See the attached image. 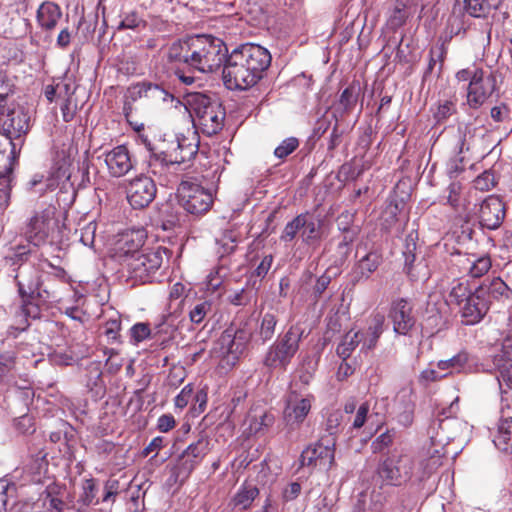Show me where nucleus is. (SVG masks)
Returning <instances> with one entry per match:
<instances>
[{
  "label": "nucleus",
  "instance_id": "nucleus-7",
  "mask_svg": "<svg viewBox=\"0 0 512 512\" xmlns=\"http://www.w3.org/2000/svg\"><path fill=\"white\" fill-rule=\"evenodd\" d=\"M303 331L291 326L267 351L263 363L268 368L285 370L299 349Z\"/></svg>",
  "mask_w": 512,
  "mask_h": 512
},
{
  "label": "nucleus",
  "instance_id": "nucleus-16",
  "mask_svg": "<svg viewBox=\"0 0 512 512\" xmlns=\"http://www.w3.org/2000/svg\"><path fill=\"white\" fill-rule=\"evenodd\" d=\"M314 397L311 394L305 396L291 390L285 400L283 412L284 420L289 425L301 424L311 410V403Z\"/></svg>",
  "mask_w": 512,
  "mask_h": 512
},
{
  "label": "nucleus",
  "instance_id": "nucleus-6",
  "mask_svg": "<svg viewBox=\"0 0 512 512\" xmlns=\"http://www.w3.org/2000/svg\"><path fill=\"white\" fill-rule=\"evenodd\" d=\"M194 50L196 56L195 70L201 73H212L226 64L228 49L219 38L210 35H197Z\"/></svg>",
  "mask_w": 512,
  "mask_h": 512
},
{
  "label": "nucleus",
  "instance_id": "nucleus-34",
  "mask_svg": "<svg viewBox=\"0 0 512 512\" xmlns=\"http://www.w3.org/2000/svg\"><path fill=\"white\" fill-rule=\"evenodd\" d=\"M305 214V223L303 224L301 230V238L303 243L306 245L312 246L321 240L322 232V222H316L313 216L309 213Z\"/></svg>",
  "mask_w": 512,
  "mask_h": 512
},
{
  "label": "nucleus",
  "instance_id": "nucleus-64",
  "mask_svg": "<svg viewBox=\"0 0 512 512\" xmlns=\"http://www.w3.org/2000/svg\"><path fill=\"white\" fill-rule=\"evenodd\" d=\"M179 149V156L183 157V162L192 159L197 153V146L184 137L179 138Z\"/></svg>",
  "mask_w": 512,
  "mask_h": 512
},
{
  "label": "nucleus",
  "instance_id": "nucleus-30",
  "mask_svg": "<svg viewBox=\"0 0 512 512\" xmlns=\"http://www.w3.org/2000/svg\"><path fill=\"white\" fill-rule=\"evenodd\" d=\"M493 443L500 451L512 455V417L499 420Z\"/></svg>",
  "mask_w": 512,
  "mask_h": 512
},
{
  "label": "nucleus",
  "instance_id": "nucleus-8",
  "mask_svg": "<svg viewBox=\"0 0 512 512\" xmlns=\"http://www.w3.org/2000/svg\"><path fill=\"white\" fill-rule=\"evenodd\" d=\"M127 98L123 107L125 117L129 118L133 111L132 102L142 100L143 104L150 108H159L165 103H173L175 97L161 85L151 82H140L128 89Z\"/></svg>",
  "mask_w": 512,
  "mask_h": 512
},
{
  "label": "nucleus",
  "instance_id": "nucleus-17",
  "mask_svg": "<svg viewBox=\"0 0 512 512\" xmlns=\"http://www.w3.org/2000/svg\"><path fill=\"white\" fill-rule=\"evenodd\" d=\"M506 208L500 197L490 195L482 201L478 212V220L483 228L495 230L505 218Z\"/></svg>",
  "mask_w": 512,
  "mask_h": 512
},
{
  "label": "nucleus",
  "instance_id": "nucleus-12",
  "mask_svg": "<svg viewBox=\"0 0 512 512\" xmlns=\"http://www.w3.org/2000/svg\"><path fill=\"white\" fill-rule=\"evenodd\" d=\"M30 130V116L23 108L7 102L0 107V132L12 140L23 143Z\"/></svg>",
  "mask_w": 512,
  "mask_h": 512
},
{
  "label": "nucleus",
  "instance_id": "nucleus-33",
  "mask_svg": "<svg viewBox=\"0 0 512 512\" xmlns=\"http://www.w3.org/2000/svg\"><path fill=\"white\" fill-rule=\"evenodd\" d=\"M477 288L486 299H490V303L492 300L509 297L510 289L500 278H493L489 283H482Z\"/></svg>",
  "mask_w": 512,
  "mask_h": 512
},
{
  "label": "nucleus",
  "instance_id": "nucleus-26",
  "mask_svg": "<svg viewBox=\"0 0 512 512\" xmlns=\"http://www.w3.org/2000/svg\"><path fill=\"white\" fill-rule=\"evenodd\" d=\"M21 143L14 142L0 132V176L12 175L13 164L17 153L20 151Z\"/></svg>",
  "mask_w": 512,
  "mask_h": 512
},
{
  "label": "nucleus",
  "instance_id": "nucleus-13",
  "mask_svg": "<svg viewBox=\"0 0 512 512\" xmlns=\"http://www.w3.org/2000/svg\"><path fill=\"white\" fill-rule=\"evenodd\" d=\"M336 438L322 436L314 445L304 449L300 456L302 467L330 469L334 464Z\"/></svg>",
  "mask_w": 512,
  "mask_h": 512
},
{
  "label": "nucleus",
  "instance_id": "nucleus-49",
  "mask_svg": "<svg viewBox=\"0 0 512 512\" xmlns=\"http://www.w3.org/2000/svg\"><path fill=\"white\" fill-rule=\"evenodd\" d=\"M121 319L119 316L108 319L102 326V333L107 338L108 343L120 341Z\"/></svg>",
  "mask_w": 512,
  "mask_h": 512
},
{
  "label": "nucleus",
  "instance_id": "nucleus-22",
  "mask_svg": "<svg viewBox=\"0 0 512 512\" xmlns=\"http://www.w3.org/2000/svg\"><path fill=\"white\" fill-rule=\"evenodd\" d=\"M451 263L459 268L460 273H468L473 278H479L491 268L489 256H469L460 252L451 255Z\"/></svg>",
  "mask_w": 512,
  "mask_h": 512
},
{
  "label": "nucleus",
  "instance_id": "nucleus-3",
  "mask_svg": "<svg viewBox=\"0 0 512 512\" xmlns=\"http://www.w3.org/2000/svg\"><path fill=\"white\" fill-rule=\"evenodd\" d=\"M186 103L204 134L212 136L222 130L226 112L219 100L201 92H193L186 95Z\"/></svg>",
  "mask_w": 512,
  "mask_h": 512
},
{
  "label": "nucleus",
  "instance_id": "nucleus-46",
  "mask_svg": "<svg viewBox=\"0 0 512 512\" xmlns=\"http://www.w3.org/2000/svg\"><path fill=\"white\" fill-rule=\"evenodd\" d=\"M277 318L273 313H265L262 318L258 329V335L263 342H266L275 334L277 325Z\"/></svg>",
  "mask_w": 512,
  "mask_h": 512
},
{
  "label": "nucleus",
  "instance_id": "nucleus-56",
  "mask_svg": "<svg viewBox=\"0 0 512 512\" xmlns=\"http://www.w3.org/2000/svg\"><path fill=\"white\" fill-rule=\"evenodd\" d=\"M212 304L208 301H203L196 304L193 309L189 312L191 322L200 324L208 313L211 312Z\"/></svg>",
  "mask_w": 512,
  "mask_h": 512
},
{
  "label": "nucleus",
  "instance_id": "nucleus-18",
  "mask_svg": "<svg viewBox=\"0 0 512 512\" xmlns=\"http://www.w3.org/2000/svg\"><path fill=\"white\" fill-rule=\"evenodd\" d=\"M489 306L490 299H486L478 288H475L472 296L459 307L462 323L474 325L480 322L488 312Z\"/></svg>",
  "mask_w": 512,
  "mask_h": 512
},
{
  "label": "nucleus",
  "instance_id": "nucleus-53",
  "mask_svg": "<svg viewBox=\"0 0 512 512\" xmlns=\"http://www.w3.org/2000/svg\"><path fill=\"white\" fill-rule=\"evenodd\" d=\"M465 31L466 30L458 17L450 18L445 35L440 37L441 44H444L447 47V44L453 37L460 35L461 32L465 33Z\"/></svg>",
  "mask_w": 512,
  "mask_h": 512
},
{
  "label": "nucleus",
  "instance_id": "nucleus-50",
  "mask_svg": "<svg viewBox=\"0 0 512 512\" xmlns=\"http://www.w3.org/2000/svg\"><path fill=\"white\" fill-rule=\"evenodd\" d=\"M305 223V214L297 215L293 220L288 222L281 234V240L285 242L292 241L297 233L302 230L303 224Z\"/></svg>",
  "mask_w": 512,
  "mask_h": 512
},
{
  "label": "nucleus",
  "instance_id": "nucleus-15",
  "mask_svg": "<svg viewBox=\"0 0 512 512\" xmlns=\"http://www.w3.org/2000/svg\"><path fill=\"white\" fill-rule=\"evenodd\" d=\"M250 337L251 332L246 325L237 327L232 324L224 330L219 338L220 349L223 354L232 356V359L236 360L245 351Z\"/></svg>",
  "mask_w": 512,
  "mask_h": 512
},
{
  "label": "nucleus",
  "instance_id": "nucleus-39",
  "mask_svg": "<svg viewBox=\"0 0 512 512\" xmlns=\"http://www.w3.org/2000/svg\"><path fill=\"white\" fill-rule=\"evenodd\" d=\"M82 494L80 495L77 502L70 501V505L81 507L82 512H85V508L94 503L96 498V483L95 480L90 478L86 479L82 485Z\"/></svg>",
  "mask_w": 512,
  "mask_h": 512
},
{
  "label": "nucleus",
  "instance_id": "nucleus-28",
  "mask_svg": "<svg viewBox=\"0 0 512 512\" xmlns=\"http://www.w3.org/2000/svg\"><path fill=\"white\" fill-rule=\"evenodd\" d=\"M62 17V11L58 4L45 1L37 10V23L45 31H52Z\"/></svg>",
  "mask_w": 512,
  "mask_h": 512
},
{
  "label": "nucleus",
  "instance_id": "nucleus-31",
  "mask_svg": "<svg viewBox=\"0 0 512 512\" xmlns=\"http://www.w3.org/2000/svg\"><path fill=\"white\" fill-rule=\"evenodd\" d=\"M30 254L31 249L29 245H17L12 247L4 257L5 265L16 274L25 267L23 265L28 261Z\"/></svg>",
  "mask_w": 512,
  "mask_h": 512
},
{
  "label": "nucleus",
  "instance_id": "nucleus-51",
  "mask_svg": "<svg viewBox=\"0 0 512 512\" xmlns=\"http://www.w3.org/2000/svg\"><path fill=\"white\" fill-rule=\"evenodd\" d=\"M197 44V36L183 39V51L180 64H185L195 70L196 56H194V48Z\"/></svg>",
  "mask_w": 512,
  "mask_h": 512
},
{
  "label": "nucleus",
  "instance_id": "nucleus-9",
  "mask_svg": "<svg viewBox=\"0 0 512 512\" xmlns=\"http://www.w3.org/2000/svg\"><path fill=\"white\" fill-rule=\"evenodd\" d=\"M413 459L394 450L383 459L377 468V474L385 485L401 486L410 480L413 472Z\"/></svg>",
  "mask_w": 512,
  "mask_h": 512
},
{
  "label": "nucleus",
  "instance_id": "nucleus-43",
  "mask_svg": "<svg viewBox=\"0 0 512 512\" xmlns=\"http://www.w3.org/2000/svg\"><path fill=\"white\" fill-rule=\"evenodd\" d=\"M210 441L207 436H201L196 442L191 443L183 452L194 462L199 464L209 452Z\"/></svg>",
  "mask_w": 512,
  "mask_h": 512
},
{
  "label": "nucleus",
  "instance_id": "nucleus-1",
  "mask_svg": "<svg viewBox=\"0 0 512 512\" xmlns=\"http://www.w3.org/2000/svg\"><path fill=\"white\" fill-rule=\"evenodd\" d=\"M270 52L257 44L235 48L223 66V81L230 90H247L256 85L271 64Z\"/></svg>",
  "mask_w": 512,
  "mask_h": 512
},
{
  "label": "nucleus",
  "instance_id": "nucleus-29",
  "mask_svg": "<svg viewBox=\"0 0 512 512\" xmlns=\"http://www.w3.org/2000/svg\"><path fill=\"white\" fill-rule=\"evenodd\" d=\"M248 421L250 434H263L274 424L275 416L269 411L252 408L248 413Z\"/></svg>",
  "mask_w": 512,
  "mask_h": 512
},
{
  "label": "nucleus",
  "instance_id": "nucleus-55",
  "mask_svg": "<svg viewBox=\"0 0 512 512\" xmlns=\"http://www.w3.org/2000/svg\"><path fill=\"white\" fill-rule=\"evenodd\" d=\"M11 175L0 176V213H2L9 204L11 195Z\"/></svg>",
  "mask_w": 512,
  "mask_h": 512
},
{
  "label": "nucleus",
  "instance_id": "nucleus-23",
  "mask_svg": "<svg viewBox=\"0 0 512 512\" xmlns=\"http://www.w3.org/2000/svg\"><path fill=\"white\" fill-rule=\"evenodd\" d=\"M65 494L64 486L55 482L50 483L42 493L44 506L50 512H82L81 507L70 505V501L64 500Z\"/></svg>",
  "mask_w": 512,
  "mask_h": 512
},
{
  "label": "nucleus",
  "instance_id": "nucleus-42",
  "mask_svg": "<svg viewBox=\"0 0 512 512\" xmlns=\"http://www.w3.org/2000/svg\"><path fill=\"white\" fill-rule=\"evenodd\" d=\"M446 55L447 47L444 44L440 43L439 45L431 47L429 51V63L424 73V76L431 74L434 71L437 64H439L438 73H440L442 71Z\"/></svg>",
  "mask_w": 512,
  "mask_h": 512
},
{
  "label": "nucleus",
  "instance_id": "nucleus-20",
  "mask_svg": "<svg viewBox=\"0 0 512 512\" xmlns=\"http://www.w3.org/2000/svg\"><path fill=\"white\" fill-rule=\"evenodd\" d=\"M412 304L404 298L392 302L389 317L393 322L394 331L406 335L415 325Z\"/></svg>",
  "mask_w": 512,
  "mask_h": 512
},
{
  "label": "nucleus",
  "instance_id": "nucleus-57",
  "mask_svg": "<svg viewBox=\"0 0 512 512\" xmlns=\"http://www.w3.org/2000/svg\"><path fill=\"white\" fill-rule=\"evenodd\" d=\"M406 273L413 281H424L427 280L430 276L428 265L424 259H420L418 262H416L414 267H412Z\"/></svg>",
  "mask_w": 512,
  "mask_h": 512
},
{
  "label": "nucleus",
  "instance_id": "nucleus-47",
  "mask_svg": "<svg viewBox=\"0 0 512 512\" xmlns=\"http://www.w3.org/2000/svg\"><path fill=\"white\" fill-rule=\"evenodd\" d=\"M198 464L194 462L187 454L182 452L178 457L177 463L174 467V475L177 479L184 481L189 477L191 472L195 469Z\"/></svg>",
  "mask_w": 512,
  "mask_h": 512
},
{
  "label": "nucleus",
  "instance_id": "nucleus-48",
  "mask_svg": "<svg viewBox=\"0 0 512 512\" xmlns=\"http://www.w3.org/2000/svg\"><path fill=\"white\" fill-rule=\"evenodd\" d=\"M398 400L403 404V410L398 413L397 420L404 427H409L413 423L414 404L410 400V395H400Z\"/></svg>",
  "mask_w": 512,
  "mask_h": 512
},
{
  "label": "nucleus",
  "instance_id": "nucleus-11",
  "mask_svg": "<svg viewBox=\"0 0 512 512\" xmlns=\"http://www.w3.org/2000/svg\"><path fill=\"white\" fill-rule=\"evenodd\" d=\"M56 208L49 205L41 211H35L24 223L21 231L29 244L39 247L46 243L50 232L57 224Z\"/></svg>",
  "mask_w": 512,
  "mask_h": 512
},
{
  "label": "nucleus",
  "instance_id": "nucleus-61",
  "mask_svg": "<svg viewBox=\"0 0 512 512\" xmlns=\"http://www.w3.org/2000/svg\"><path fill=\"white\" fill-rule=\"evenodd\" d=\"M183 51V40L171 43L166 50L167 61L171 64H180Z\"/></svg>",
  "mask_w": 512,
  "mask_h": 512
},
{
  "label": "nucleus",
  "instance_id": "nucleus-41",
  "mask_svg": "<svg viewBox=\"0 0 512 512\" xmlns=\"http://www.w3.org/2000/svg\"><path fill=\"white\" fill-rule=\"evenodd\" d=\"M469 362V354L466 351H460L450 359L440 360L437 363V367L440 370H450L449 375L455 372H461L462 369Z\"/></svg>",
  "mask_w": 512,
  "mask_h": 512
},
{
  "label": "nucleus",
  "instance_id": "nucleus-32",
  "mask_svg": "<svg viewBox=\"0 0 512 512\" xmlns=\"http://www.w3.org/2000/svg\"><path fill=\"white\" fill-rule=\"evenodd\" d=\"M501 2L498 0H465V10L472 17L485 18L497 10Z\"/></svg>",
  "mask_w": 512,
  "mask_h": 512
},
{
  "label": "nucleus",
  "instance_id": "nucleus-27",
  "mask_svg": "<svg viewBox=\"0 0 512 512\" xmlns=\"http://www.w3.org/2000/svg\"><path fill=\"white\" fill-rule=\"evenodd\" d=\"M504 346L502 353L494 357V364L498 370L497 380L502 393L512 392V357Z\"/></svg>",
  "mask_w": 512,
  "mask_h": 512
},
{
  "label": "nucleus",
  "instance_id": "nucleus-59",
  "mask_svg": "<svg viewBox=\"0 0 512 512\" xmlns=\"http://www.w3.org/2000/svg\"><path fill=\"white\" fill-rule=\"evenodd\" d=\"M495 176L491 171H484L474 180V187L479 191H488L495 186Z\"/></svg>",
  "mask_w": 512,
  "mask_h": 512
},
{
  "label": "nucleus",
  "instance_id": "nucleus-58",
  "mask_svg": "<svg viewBox=\"0 0 512 512\" xmlns=\"http://www.w3.org/2000/svg\"><path fill=\"white\" fill-rule=\"evenodd\" d=\"M13 93L14 84L3 71H0V107L9 102L10 96Z\"/></svg>",
  "mask_w": 512,
  "mask_h": 512
},
{
  "label": "nucleus",
  "instance_id": "nucleus-36",
  "mask_svg": "<svg viewBox=\"0 0 512 512\" xmlns=\"http://www.w3.org/2000/svg\"><path fill=\"white\" fill-rule=\"evenodd\" d=\"M385 322V317L382 314H376L373 316L371 323L365 333V337L362 338L363 345L362 348H366L367 350L373 349L381 334L383 333V326Z\"/></svg>",
  "mask_w": 512,
  "mask_h": 512
},
{
  "label": "nucleus",
  "instance_id": "nucleus-35",
  "mask_svg": "<svg viewBox=\"0 0 512 512\" xmlns=\"http://www.w3.org/2000/svg\"><path fill=\"white\" fill-rule=\"evenodd\" d=\"M474 290L471 288L468 280H454L451 283V289L448 294V303L460 307L469 297L472 296Z\"/></svg>",
  "mask_w": 512,
  "mask_h": 512
},
{
  "label": "nucleus",
  "instance_id": "nucleus-62",
  "mask_svg": "<svg viewBox=\"0 0 512 512\" xmlns=\"http://www.w3.org/2000/svg\"><path fill=\"white\" fill-rule=\"evenodd\" d=\"M447 203L454 209H457L460 205V195L462 192V185L460 182L453 181L447 188Z\"/></svg>",
  "mask_w": 512,
  "mask_h": 512
},
{
  "label": "nucleus",
  "instance_id": "nucleus-60",
  "mask_svg": "<svg viewBox=\"0 0 512 512\" xmlns=\"http://www.w3.org/2000/svg\"><path fill=\"white\" fill-rule=\"evenodd\" d=\"M394 440V434L391 431H386L379 435L371 444L373 453H382L388 448Z\"/></svg>",
  "mask_w": 512,
  "mask_h": 512
},
{
  "label": "nucleus",
  "instance_id": "nucleus-54",
  "mask_svg": "<svg viewBox=\"0 0 512 512\" xmlns=\"http://www.w3.org/2000/svg\"><path fill=\"white\" fill-rule=\"evenodd\" d=\"M456 113V105L453 101L445 100L439 103L434 112V119L437 123H444L450 116Z\"/></svg>",
  "mask_w": 512,
  "mask_h": 512
},
{
  "label": "nucleus",
  "instance_id": "nucleus-44",
  "mask_svg": "<svg viewBox=\"0 0 512 512\" xmlns=\"http://www.w3.org/2000/svg\"><path fill=\"white\" fill-rule=\"evenodd\" d=\"M360 87L354 84L348 86L340 95L338 106L343 113H349L356 105Z\"/></svg>",
  "mask_w": 512,
  "mask_h": 512
},
{
  "label": "nucleus",
  "instance_id": "nucleus-5",
  "mask_svg": "<svg viewBox=\"0 0 512 512\" xmlns=\"http://www.w3.org/2000/svg\"><path fill=\"white\" fill-rule=\"evenodd\" d=\"M14 279L24 306L34 301L47 302L55 297L54 287L46 284V280L34 266H25L14 275Z\"/></svg>",
  "mask_w": 512,
  "mask_h": 512
},
{
  "label": "nucleus",
  "instance_id": "nucleus-45",
  "mask_svg": "<svg viewBox=\"0 0 512 512\" xmlns=\"http://www.w3.org/2000/svg\"><path fill=\"white\" fill-rule=\"evenodd\" d=\"M342 240L338 244L340 254L346 258L350 253V245L357 239L360 228L358 226H346L342 229Z\"/></svg>",
  "mask_w": 512,
  "mask_h": 512
},
{
  "label": "nucleus",
  "instance_id": "nucleus-63",
  "mask_svg": "<svg viewBox=\"0 0 512 512\" xmlns=\"http://www.w3.org/2000/svg\"><path fill=\"white\" fill-rule=\"evenodd\" d=\"M151 330L148 324L146 323H136L130 329L131 339L135 343L142 342L143 340L150 337Z\"/></svg>",
  "mask_w": 512,
  "mask_h": 512
},
{
  "label": "nucleus",
  "instance_id": "nucleus-4",
  "mask_svg": "<svg viewBox=\"0 0 512 512\" xmlns=\"http://www.w3.org/2000/svg\"><path fill=\"white\" fill-rule=\"evenodd\" d=\"M163 147L147 145L151 152L148 161V173L157 178L161 186H168L175 178L176 168L183 163V157L179 156V137L164 141Z\"/></svg>",
  "mask_w": 512,
  "mask_h": 512
},
{
  "label": "nucleus",
  "instance_id": "nucleus-52",
  "mask_svg": "<svg viewBox=\"0 0 512 512\" xmlns=\"http://www.w3.org/2000/svg\"><path fill=\"white\" fill-rule=\"evenodd\" d=\"M299 147V140L296 137L284 139L274 150V155L278 159L284 160Z\"/></svg>",
  "mask_w": 512,
  "mask_h": 512
},
{
  "label": "nucleus",
  "instance_id": "nucleus-24",
  "mask_svg": "<svg viewBox=\"0 0 512 512\" xmlns=\"http://www.w3.org/2000/svg\"><path fill=\"white\" fill-rule=\"evenodd\" d=\"M105 163L112 177H122L133 168L129 151L124 145L117 146L107 152Z\"/></svg>",
  "mask_w": 512,
  "mask_h": 512
},
{
  "label": "nucleus",
  "instance_id": "nucleus-19",
  "mask_svg": "<svg viewBox=\"0 0 512 512\" xmlns=\"http://www.w3.org/2000/svg\"><path fill=\"white\" fill-rule=\"evenodd\" d=\"M460 427L461 423L455 418H437L429 425L428 434L435 445H446L459 436Z\"/></svg>",
  "mask_w": 512,
  "mask_h": 512
},
{
  "label": "nucleus",
  "instance_id": "nucleus-10",
  "mask_svg": "<svg viewBox=\"0 0 512 512\" xmlns=\"http://www.w3.org/2000/svg\"><path fill=\"white\" fill-rule=\"evenodd\" d=\"M180 205L190 214L201 215L209 211L213 204L211 192L195 180H182L177 189Z\"/></svg>",
  "mask_w": 512,
  "mask_h": 512
},
{
  "label": "nucleus",
  "instance_id": "nucleus-14",
  "mask_svg": "<svg viewBox=\"0 0 512 512\" xmlns=\"http://www.w3.org/2000/svg\"><path fill=\"white\" fill-rule=\"evenodd\" d=\"M156 192L155 180L145 174L129 180L126 186L127 200L134 209L147 207L155 199Z\"/></svg>",
  "mask_w": 512,
  "mask_h": 512
},
{
  "label": "nucleus",
  "instance_id": "nucleus-38",
  "mask_svg": "<svg viewBox=\"0 0 512 512\" xmlns=\"http://www.w3.org/2000/svg\"><path fill=\"white\" fill-rule=\"evenodd\" d=\"M240 240V234L236 230H225L216 240L219 245V253L221 257L233 253Z\"/></svg>",
  "mask_w": 512,
  "mask_h": 512
},
{
  "label": "nucleus",
  "instance_id": "nucleus-2",
  "mask_svg": "<svg viewBox=\"0 0 512 512\" xmlns=\"http://www.w3.org/2000/svg\"><path fill=\"white\" fill-rule=\"evenodd\" d=\"M144 243L143 233L137 234V242L133 240V249L129 248L116 255V261L127 272L134 283L149 282L151 276L161 267L162 254L159 250H140Z\"/></svg>",
  "mask_w": 512,
  "mask_h": 512
},
{
  "label": "nucleus",
  "instance_id": "nucleus-37",
  "mask_svg": "<svg viewBox=\"0 0 512 512\" xmlns=\"http://www.w3.org/2000/svg\"><path fill=\"white\" fill-rule=\"evenodd\" d=\"M361 341L363 340L360 338V332H348L337 346V355L346 361Z\"/></svg>",
  "mask_w": 512,
  "mask_h": 512
},
{
  "label": "nucleus",
  "instance_id": "nucleus-25",
  "mask_svg": "<svg viewBox=\"0 0 512 512\" xmlns=\"http://www.w3.org/2000/svg\"><path fill=\"white\" fill-rule=\"evenodd\" d=\"M382 254L377 250L368 252L360 258L353 268V282L358 283L370 278V276L382 264Z\"/></svg>",
  "mask_w": 512,
  "mask_h": 512
},
{
  "label": "nucleus",
  "instance_id": "nucleus-40",
  "mask_svg": "<svg viewBox=\"0 0 512 512\" xmlns=\"http://www.w3.org/2000/svg\"><path fill=\"white\" fill-rule=\"evenodd\" d=\"M258 494L259 490L256 486L245 485L234 496V506L239 507L241 510H246L251 506Z\"/></svg>",
  "mask_w": 512,
  "mask_h": 512
},
{
  "label": "nucleus",
  "instance_id": "nucleus-21",
  "mask_svg": "<svg viewBox=\"0 0 512 512\" xmlns=\"http://www.w3.org/2000/svg\"><path fill=\"white\" fill-rule=\"evenodd\" d=\"M483 75L482 70H476V77L468 85L467 103L473 109L482 106L494 90V78Z\"/></svg>",
  "mask_w": 512,
  "mask_h": 512
}]
</instances>
